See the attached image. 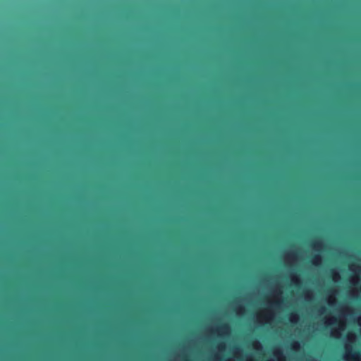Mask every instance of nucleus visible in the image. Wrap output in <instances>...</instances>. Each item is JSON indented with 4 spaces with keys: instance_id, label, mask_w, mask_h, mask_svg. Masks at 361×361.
<instances>
[{
    "instance_id": "f257e3e1",
    "label": "nucleus",
    "mask_w": 361,
    "mask_h": 361,
    "mask_svg": "<svg viewBox=\"0 0 361 361\" xmlns=\"http://www.w3.org/2000/svg\"><path fill=\"white\" fill-rule=\"evenodd\" d=\"M151 293H285L283 291H269V292H260V291H247V292H241V291H232V292H226V291H220V290H215V291H207V292H197V291H151ZM286 293H341V292H338L337 290H329V291H302V292H295L293 290H291L290 292H287ZM344 293H361L360 292H355V291H346Z\"/></svg>"
},
{
    "instance_id": "f03ea898",
    "label": "nucleus",
    "mask_w": 361,
    "mask_h": 361,
    "mask_svg": "<svg viewBox=\"0 0 361 361\" xmlns=\"http://www.w3.org/2000/svg\"><path fill=\"white\" fill-rule=\"evenodd\" d=\"M346 354L343 357L347 360L358 361L360 359V353L359 351L353 350L351 346H345Z\"/></svg>"
},
{
    "instance_id": "7ed1b4c3",
    "label": "nucleus",
    "mask_w": 361,
    "mask_h": 361,
    "mask_svg": "<svg viewBox=\"0 0 361 361\" xmlns=\"http://www.w3.org/2000/svg\"><path fill=\"white\" fill-rule=\"evenodd\" d=\"M312 247L317 250H319L321 248L323 247L324 244L322 240V238L320 237L316 238L313 241L312 244Z\"/></svg>"
},
{
    "instance_id": "20e7f679",
    "label": "nucleus",
    "mask_w": 361,
    "mask_h": 361,
    "mask_svg": "<svg viewBox=\"0 0 361 361\" xmlns=\"http://www.w3.org/2000/svg\"><path fill=\"white\" fill-rule=\"evenodd\" d=\"M286 278L292 283H298L300 281L299 276L295 272H290Z\"/></svg>"
},
{
    "instance_id": "39448f33",
    "label": "nucleus",
    "mask_w": 361,
    "mask_h": 361,
    "mask_svg": "<svg viewBox=\"0 0 361 361\" xmlns=\"http://www.w3.org/2000/svg\"><path fill=\"white\" fill-rule=\"evenodd\" d=\"M329 276L334 281H337L341 278L340 274L334 269L329 271Z\"/></svg>"
},
{
    "instance_id": "423d86ee",
    "label": "nucleus",
    "mask_w": 361,
    "mask_h": 361,
    "mask_svg": "<svg viewBox=\"0 0 361 361\" xmlns=\"http://www.w3.org/2000/svg\"><path fill=\"white\" fill-rule=\"evenodd\" d=\"M322 256L320 255H315L311 260L312 264L319 267L321 264Z\"/></svg>"
},
{
    "instance_id": "0eeeda50",
    "label": "nucleus",
    "mask_w": 361,
    "mask_h": 361,
    "mask_svg": "<svg viewBox=\"0 0 361 361\" xmlns=\"http://www.w3.org/2000/svg\"><path fill=\"white\" fill-rule=\"evenodd\" d=\"M274 355L277 357L279 360H284V356L283 352L280 349H276L274 352Z\"/></svg>"
},
{
    "instance_id": "6e6552de",
    "label": "nucleus",
    "mask_w": 361,
    "mask_h": 361,
    "mask_svg": "<svg viewBox=\"0 0 361 361\" xmlns=\"http://www.w3.org/2000/svg\"><path fill=\"white\" fill-rule=\"evenodd\" d=\"M262 279L264 281H269L272 279V277L269 274H265L262 276Z\"/></svg>"
},
{
    "instance_id": "1a4fd4ad",
    "label": "nucleus",
    "mask_w": 361,
    "mask_h": 361,
    "mask_svg": "<svg viewBox=\"0 0 361 361\" xmlns=\"http://www.w3.org/2000/svg\"><path fill=\"white\" fill-rule=\"evenodd\" d=\"M357 267V271L358 272H361V267L358 266V265H355V264H351V266L350 267V269L351 271H354V267Z\"/></svg>"
},
{
    "instance_id": "9d476101",
    "label": "nucleus",
    "mask_w": 361,
    "mask_h": 361,
    "mask_svg": "<svg viewBox=\"0 0 361 361\" xmlns=\"http://www.w3.org/2000/svg\"><path fill=\"white\" fill-rule=\"evenodd\" d=\"M293 349H298L299 348V343L298 342H295L292 344Z\"/></svg>"
},
{
    "instance_id": "9b49d317",
    "label": "nucleus",
    "mask_w": 361,
    "mask_h": 361,
    "mask_svg": "<svg viewBox=\"0 0 361 361\" xmlns=\"http://www.w3.org/2000/svg\"><path fill=\"white\" fill-rule=\"evenodd\" d=\"M219 348L220 349H224V345H223V344L219 345Z\"/></svg>"
},
{
    "instance_id": "f8f14e48",
    "label": "nucleus",
    "mask_w": 361,
    "mask_h": 361,
    "mask_svg": "<svg viewBox=\"0 0 361 361\" xmlns=\"http://www.w3.org/2000/svg\"><path fill=\"white\" fill-rule=\"evenodd\" d=\"M221 329H228V326H226V325H224V326H222L221 327Z\"/></svg>"
},
{
    "instance_id": "ddd939ff",
    "label": "nucleus",
    "mask_w": 361,
    "mask_h": 361,
    "mask_svg": "<svg viewBox=\"0 0 361 361\" xmlns=\"http://www.w3.org/2000/svg\"><path fill=\"white\" fill-rule=\"evenodd\" d=\"M274 278H275V279H279L280 278V276H276Z\"/></svg>"
}]
</instances>
